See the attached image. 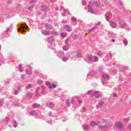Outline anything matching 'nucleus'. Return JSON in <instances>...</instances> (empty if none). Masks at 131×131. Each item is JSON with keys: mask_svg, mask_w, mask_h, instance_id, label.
I'll return each mask as SVG.
<instances>
[{"mask_svg": "<svg viewBox=\"0 0 131 131\" xmlns=\"http://www.w3.org/2000/svg\"><path fill=\"white\" fill-rule=\"evenodd\" d=\"M46 84L48 86V88L50 89H56L57 88V83L56 82H53L52 84L50 82H46Z\"/></svg>", "mask_w": 131, "mask_h": 131, "instance_id": "nucleus-1", "label": "nucleus"}, {"mask_svg": "<svg viewBox=\"0 0 131 131\" xmlns=\"http://www.w3.org/2000/svg\"><path fill=\"white\" fill-rule=\"evenodd\" d=\"M96 97V98H101V95L98 92H96L95 93H94L93 94H92L91 97Z\"/></svg>", "mask_w": 131, "mask_h": 131, "instance_id": "nucleus-2", "label": "nucleus"}, {"mask_svg": "<svg viewBox=\"0 0 131 131\" xmlns=\"http://www.w3.org/2000/svg\"><path fill=\"white\" fill-rule=\"evenodd\" d=\"M22 29L20 30L21 32H25V30L24 28H26V29H29V28H28V26L27 25H26V26L22 25Z\"/></svg>", "mask_w": 131, "mask_h": 131, "instance_id": "nucleus-3", "label": "nucleus"}, {"mask_svg": "<svg viewBox=\"0 0 131 131\" xmlns=\"http://www.w3.org/2000/svg\"><path fill=\"white\" fill-rule=\"evenodd\" d=\"M116 126L117 127H118V128H122L123 126L122 125V124H121V123L117 122L116 123Z\"/></svg>", "mask_w": 131, "mask_h": 131, "instance_id": "nucleus-4", "label": "nucleus"}, {"mask_svg": "<svg viewBox=\"0 0 131 131\" xmlns=\"http://www.w3.org/2000/svg\"><path fill=\"white\" fill-rule=\"evenodd\" d=\"M111 25L112 27H113V28H115L117 27V25H116V24H115V23H114V22H111Z\"/></svg>", "mask_w": 131, "mask_h": 131, "instance_id": "nucleus-5", "label": "nucleus"}, {"mask_svg": "<svg viewBox=\"0 0 131 131\" xmlns=\"http://www.w3.org/2000/svg\"><path fill=\"white\" fill-rule=\"evenodd\" d=\"M91 125L92 126H95V125H97V123L95 121H92L91 122Z\"/></svg>", "mask_w": 131, "mask_h": 131, "instance_id": "nucleus-6", "label": "nucleus"}, {"mask_svg": "<svg viewBox=\"0 0 131 131\" xmlns=\"http://www.w3.org/2000/svg\"><path fill=\"white\" fill-rule=\"evenodd\" d=\"M32 106L34 107V108H38V107H39V104H33Z\"/></svg>", "mask_w": 131, "mask_h": 131, "instance_id": "nucleus-7", "label": "nucleus"}, {"mask_svg": "<svg viewBox=\"0 0 131 131\" xmlns=\"http://www.w3.org/2000/svg\"><path fill=\"white\" fill-rule=\"evenodd\" d=\"M66 28H67V31H69V32H70V31H71V29L70 28H69V27L68 26H66Z\"/></svg>", "mask_w": 131, "mask_h": 131, "instance_id": "nucleus-8", "label": "nucleus"}, {"mask_svg": "<svg viewBox=\"0 0 131 131\" xmlns=\"http://www.w3.org/2000/svg\"><path fill=\"white\" fill-rule=\"evenodd\" d=\"M27 73H28V74H31V73H32V70L31 69H29L27 71Z\"/></svg>", "mask_w": 131, "mask_h": 131, "instance_id": "nucleus-9", "label": "nucleus"}, {"mask_svg": "<svg viewBox=\"0 0 131 131\" xmlns=\"http://www.w3.org/2000/svg\"><path fill=\"white\" fill-rule=\"evenodd\" d=\"M72 20L73 21V22H76V21H77L76 18H75V17L72 18Z\"/></svg>", "mask_w": 131, "mask_h": 131, "instance_id": "nucleus-10", "label": "nucleus"}, {"mask_svg": "<svg viewBox=\"0 0 131 131\" xmlns=\"http://www.w3.org/2000/svg\"><path fill=\"white\" fill-rule=\"evenodd\" d=\"M94 58L95 61H99V58H98V57L94 56Z\"/></svg>", "mask_w": 131, "mask_h": 131, "instance_id": "nucleus-11", "label": "nucleus"}, {"mask_svg": "<svg viewBox=\"0 0 131 131\" xmlns=\"http://www.w3.org/2000/svg\"><path fill=\"white\" fill-rule=\"evenodd\" d=\"M109 77V76L107 75H103V78H108Z\"/></svg>", "mask_w": 131, "mask_h": 131, "instance_id": "nucleus-12", "label": "nucleus"}, {"mask_svg": "<svg viewBox=\"0 0 131 131\" xmlns=\"http://www.w3.org/2000/svg\"><path fill=\"white\" fill-rule=\"evenodd\" d=\"M63 61L64 62H66V61H67V60H68V58H67V57H64L63 59Z\"/></svg>", "mask_w": 131, "mask_h": 131, "instance_id": "nucleus-13", "label": "nucleus"}, {"mask_svg": "<svg viewBox=\"0 0 131 131\" xmlns=\"http://www.w3.org/2000/svg\"><path fill=\"white\" fill-rule=\"evenodd\" d=\"M129 120V119H128V118H126L125 119V122H128V121Z\"/></svg>", "mask_w": 131, "mask_h": 131, "instance_id": "nucleus-14", "label": "nucleus"}, {"mask_svg": "<svg viewBox=\"0 0 131 131\" xmlns=\"http://www.w3.org/2000/svg\"><path fill=\"white\" fill-rule=\"evenodd\" d=\"M61 36H62V37H65L66 36V35L64 34H61Z\"/></svg>", "mask_w": 131, "mask_h": 131, "instance_id": "nucleus-15", "label": "nucleus"}, {"mask_svg": "<svg viewBox=\"0 0 131 131\" xmlns=\"http://www.w3.org/2000/svg\"><path fill=\"white\" fill-rule=\"evenodd\" d=\"M124 43L127 46V41H124Z\"/></svg>", "mask_w": 131, "mask_h": 131, "instance_id": "nucleus-16", "label": "nucleus"}, {"mask_svg": "<svg viewBox=\"0 0 131 131\" xmlns=\"http://www.w3.org/2000/svg\"><path fill=\"white\" fill-rule=\"evenodd\" d=\"M63 50H64V51H67V48L66 47H63Z\"/></svg>", "mask_w": 131, "mask_h": 131, "instance_id": "nucleus-17", "label": "nucleus"}, {"mask_svg": "<svg viewBox=\"0 0 131 131\" xmlns=\"http://www.w3.org/2000/svg\"><path fill=\"white\" fill-rule=\"evenodd\" d=\"M88 95H92V92H91V91L88 92Z\"/></svg>", "mask_w": 131, "mask_h": 131, "instance_id": "nucleus-18", "label": "nucleus"}, {"mask_svg": "<svg viewBox=\"0 0 131 131\" xmlns=\"http://www.w3.org/2000/svg\"><path fill=\"white\" fill-rule=\"evenodd\" d=\"M78 103H79V104H81V103H82V101H81V100H79V101H78Z\"/></svg>", "mask_w": 131, "mask_h": 131, "instance_id": "nucleus-19", "label": "nucleus"}, {"mask_svg": "<svg viewBox=\"0 0 131 131\" xmlns=\"http://www.w3.org/2000/svg\"><path fill=\"white\" fill-rule=\"evenodd\" d=\"M116 96H117V94L114 93V97H116Z\"/></svg>", "mask_w": 131, "mask_h": 131, "instance_id": "nucleus-20", "label": "nucleus"}, {"mask_svg": "<svg viewBox=\"0 0 131 131\" xmlns=\"http://www.w3.org/2000/svg\"><path fill=\"white\" fill-rule=\"evenodd\" d=\"M21 78H23V79H24V78H25V76H22Z\"/></svg>", "mask_w": 131, "mask_h": 131, "instance_id": "nucleus-21", "label": "nucleus"}, {"mask_svg": "<svg viewBox=\"0 0 131 131\" xmlns=\"http://www.w3.org/2000/svg\"><path fill=\"white\" fill-rule=\"evenodd\" d=\"M112 41H113V42H114L115 41V39H112Z\"/></svg>", "mask_w": 131, "mask_h": 131, "instance_id": "nucleus-22", "label": "nucleus"}, {"mask_svg": "<svg viewBox=\"0 0 131 131\" xmlns=\"http://www.w3.org/2000/svg\"><path fill=\"white\" fill-rule=\"evenodd\" d=\"M89 11H92V10H91V9H90V8H89Z\"/></svg>", "mask_w": 131, "mask_h": 131, "instance_id": "nucleus-23", "label": "nucleus"}, {"mask_svg": "<svg viewBox=\"0 0 131 131\" xmlns=\"http://www.w3.org/2000/svg\"><path fill=\"white\" fill-rule=\"evenodd\" d=\"M9 31V29L7 30L6 32H8Z\"/></svg>", "mask_w": 131, "mask_h": 131, "instance_id": "nucleus-24", "label": "nucleus"}, {"mask_svg": "<svg viewBox=\"0 0 131 131\" xmlns=\"http://www.w3.org/2000/svg\"><path fill=\"white\" fill-rule=\"evenodd\" d=\"M15 94H18V92L16 91Z\"/></svg>", "mask_w": 131, "mask_h": 131, "instance_id": "nucleus-25", "label": "nucleus"}, {"mask_svg": "<svg viewBox=\"0 0 131 131\" xmlns=\"http://www.w3.org/2000/svg\"><path fill=\"white\" fill-rule=\"evenodd\" d=\"M53 1H54V0H51L52 2H53Z\"/></svg>", "mask_w": 131, "mask_h": 131, "instance_id": "nucleus-26", "label": "nucleus"}, {"mask_svg": "<svg viewBox=\"0 0 131 131\" xmlns=\"http://www.w3.org/2000/svg\"><path fill=\"white\" fill-rule=\"evenodd\" d=\"M35 1H36V0H34V2H35Z\"/></svg>", "mask_w": 131, "mask_h": 131, "instance_id": "nucleus-27", "label": "nucleus"}]
</instances>
